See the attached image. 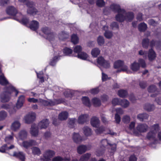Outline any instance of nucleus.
Masks as SVG:
<instances>
[{
    "instance_id": "nucleus-34",
    "label": "nucleus",
    "mask_w": 161,
    "mask_h": 161,
    "mask_svg": "<svg viewBox=\"0 0 161 161\" xmlns=\"http://www.w3.org/2000/svg\"><path fill=\"white\" fill-rule=\"evenodd\" d=\"M150 46L152 47L156 46L158 48L161 49V40L158 42H156L154 40H153L151 42Z\"/></svg>"
},
{
    "instance_id": "nucleus-48",
    "label": "nucleus",
    "mask_w": 161,
    "mask_h": 161,
    "mask_svg": "<svg viewBox=\"0 0 161 161\" xmlns=\"http://www.w3.org/2000/svg\"><path fill=\"white\" fill-rule=\"evenodd\" d=\"M105 128L103 126H102L96 129L95 130V132L97 134H100L103 132L105 131Z\"/></svg>"
},
{
    "instance_id": "nucleus-5",
    "label": "nucleus",
    "mask_w": 161,
    "mask_h": 161,
    "mask_svg": "<svg viewBox=\"0 0 161 161\" xmlns=\"http://www.w3.org/2000/svg\"><path fill=\"white\" fill-rule=\"evenodd\" d=\"M41 30L45 35L46 39L51 43H53L55 40V36L53 33L51 31V30L47 27H45L42 28Z\"/></svg>"
},
{
    "instance_id": "nucleus-20",
    "label": "nucleus",
    "mask_w": 161,
    "mask_h": 161,
    "mask_svg": "<svg viewBox=\"0 0 161 161\" xmlns=\"http://www.w3.org/2000/svg\"><path fill=\"white\" fill-rule=\"evenodd\" d=\"M100 120L96 117H93L91 119V125L94 127H97L100 124Z\"/></svg>"
},
{
    "instance_id": "nucleus-9",
    "label": "nucleus",
    "mask_w": 161,
    "mask_h": 161,
    "mask_svg": "<svg viewBox=\"0 0 161 161\" xmlns=\"http://www.w3.org/2000/svg\"><path fill=\"white\" fill-rule=\"evenodd\" d=\"M97 63L100 66L105 68H108L110 66L109 61L105 60L104 58L100 57L97 58Z\"/></svg>"
},
{
    "instance_id": "nucleus-45",
    "label": "nucleus",
    "mask_w": 161,
    "mask_h": 161,
    "mask_svg": "<svg viewBox=\"0 0 161 161\" xmlns=\"http://www.w3.org/2000/svg\"><path fill=\"white\" fill-rule=\"evenodd\" d=\"M155 108L154 105L147 104L144 106V109L148 111H151L153 110Z\"/></svg>"
},
{
    "instance_id": "nucleus-14",
    "label": "nucleus",
    "mask_w": 161,
    "mask_h": 161,
    "mask_svg": "<svg viewBox=\"0 0 161 161\" xmlns=\"http://www.w3.org/2000/svg\"><path fill=\"white\" fill-rule=\"evenodd\" d=\"M13 156L19 159L21 161H25V154L22 152H14Z\"/></svg>"
},
{
    "instance_id": "nucleus-1",
    "label": "nucleus",
    "mask_w": 161,
    "mask_h": 161,
    "mask_svg": "<svg viewBox=\"0 0 161 161\" xmlns=\"http://www.w3.org/2000/svg\"><path fill=\"white\" fill-rule=\"evenodd\" d=\"M0 84L3 86L7 84L9 85L8 87H5L4 88V92L0 95L1 100L2 102H8L11 97V94L13 92H14L15 96H17L18 91L11 84H9L3 74L0 75Z\"/></svg>"
},
{
    "instance_id": "nucleus-32",
    "label": "nucleus",
    "mask_w": 161,
    "mask_h": 161,
    "mask_svg": "<svg viewBox=\"0 0 161 161\" xmlns=\"http://www.w3.org/2000/svg\"><path fill=\"white\" fill-rule=\"evenodd\" d=\"M130 104V103L126 99H123L121 100L120 105L124 108L128 107Z\"/></svg>"
},
{
    "instance_id": "nucleus-63",
    "label": "nucleus",
    "mask_w": 161,
    "mask_h": 161,
    "mask_svg": "<svg viewBox=\"0 0 161 161\" xmlns=\"http://www.w3.org/2000/svg\"><path fill=\"white\" fill-rule=\"evenodd\" d=\"M110 27L113 29H118L119 28V25L117 23L114 22L111 24Z\"/></svg>"
},
{
    "instance_id": "nucleus-22",
    "label": "nucleus",
    "mask_w": 161,
    "mask_h": 161,
    "mask_svg": "<svg viewBox=\"0 0 161 161\" xmlns=\"http://www.w3.org/2000/svg\"><path fill=\"white\" fill-rule=\"evenodd\" d=\"M156 133L153 131H150L148 132L147 135V138L149 140L153 141L154 142L156 141Z\"/></svg>"
},
{
    "instance_id": "nucleus-10",
    "label": "nucleus",
    "mask_w": 161,
    "mask_h": 161,
    "mask_svg": "<svg viewBox=\"0 0 161 161\" xmlns=\"http://www.w3.org/2000/svg\"><path fill=\"white\" fill-rule=\"evenodd\" d=\"M36 118V114L35 113L30 112L24 117V120L26 123L29 124L33 121Z\"/></svg>"
},
{
    "instance_id": "nucleus-64",
    "label": "nucleus",
    "mask_w": 161,
    "mask_h": 161,
    "mask_svg": "<svg viewBox=\"0 0 161 161\" xmlns=\"http://www.w3.org/2000/svg\"><path fill=\"white\" fill-rule=\"evenodd\" d=\"M51 136V134L50 132L49 131H47L44 134L43 136L45 139L47 140Z\"/></svg>"
},
{
    "instance_id": "nucleus-11",
    "label": "nucleus",
    "mask_w": 161,
    "mask_h": 161,
    "mask_svg": "<svg viewBox=\"0 0 161 161\" xmlns=\"http://www.w3.org/2000/svg\"><path fill=\"white\" fill-rule=\"evenodd\" d=\"M37 144V142L36 141L30 140L28 141H23L21 146L26 149H28L33 146L36 145Z\"/></svg>"
},
{
    "instance_id": "nucleus-27",
    "label": "nucleus",
    "mask_w": 161,
    "mask_h": 161,
    "mask_svg": "<svg viewBox=\"0 0 161 161\" xmlns=\"http://www.w3.org/2000/svg\"><path fill=\"white\" fill-rule=\"evenodd\" d=\"M103 28V29L105 31V32L104 34L105 37L108 39L112 37L113 34L111 31H107L108 26H104Z\"/></svg>"
},
{
    "instance_id": "nucleus-53",
    "label": "nucleus",
    "mask_w": 161,
    "mask_h": 161,
    "mask_svg": "<svg viewBox=\"0 0 161 161\" xmlns=\"http://www.w3.org/2000/svg\"><path fill=\"white\" fill-rule=\"evenodd\" d=\"M7 116L6 112L4 111H2L0 112V121L4 119Z\"/></svg>"
},
{
    "instance_id": "nucleus-26",
    "label": "nucleus",
    "mask_w": 161,
    "mask_h": 161,
    "mask_svg": "<svg viewBox=\"0 0 161 161\" xmlns=\"http://www.w3.org/2000/svg\"><path fill=\"white\" fill-rule=\"evenodd\" d=\"M87 150V147L86 145H81L79 146L77 149V153L79 154H82L85 153Z\"/></svg>"
},
{
    "instance_id": "nucleus-62",
    "label": "nucleus",
    "mask_w": 161,
    "mask_h": 161,
    "mask_svg": "<svg viewBox=\"0 0 161 161\" xmlns=\"http://www.w3.org/2000/svg\"><path fill=\"white\" fill-rule=\"evenodd\" d=\"M6 150H7V144H4L0 148V152L1 153H5Z\"/></svg>"
},
{
    "instance_id": "nucleus-57",
    "label": "nucleus",
    "mask_w": 161,
    "mask_h": 161,
    "mask_svg": "<svg viewBox=\"0 0 161 161\" xmlns=\"http://www.w3.org/2000/svg\"><path fill=\"white\" fill-rule=\"evenodd\" d=\"M151 129L153 130H152L153 132H156L157 133V132L159 129V127L158 124H156L153 125L151 126Z\"/></svg>"
},
{
    "instance_id": "nucleus-46",
    "label": "nucleus",
    "mask_w": 161,
    "mask_h": 161,
    "mask_svg": "<svg viewBox=\"0 0 161 161\" xmlns=\"http://www.w3.org/2000/svg\"><path fill=\"white\" fill-rule=\"evenodd\" d=\"M71 41L74 44L77 43L79 42V39L77 36L75 34H73L71 37Z\"/></svg>"
},
{
    "instance_id": "nucleus-37",
    "label": "nucleus",
    "mask_w": 161,
    "mask_h": 161,
    "mask_svg": "<svg viewBox=\"0 0 161 161\" xmlns=\"http://www.w3.org/2000/svg\"><path fill=\"white\" fill-rule=\"evenodd\" d=\"M147 28V25L144 22L142 23L138 26V29L139 31L141 32L144 31Z\"/></svg>"
},
{
    "instance_id": "nucleus-8",
    "label": "nucleus",
    "mask_w": 161,
    "mask_h": 161,
    "mask_svg": "<svg viewBox=\"0 0 161 161\" xmlns=\"http://www.w3.org/2000/svg\"><path fill=\"white\" fill-rule=\"evenodd\" d=\"M114 67L115 69L121 67V69L118 70L117 72H119L121 71H126L128 69L127 66L124 65L123 61L120 60H118L115 61L114 64Z\"/></svg>"
},
{
    "instance_id": "nucleus-42",
    "label": "nucleus",
    "mask_w": 161,
    "mask_h": 161,
    "mask_svg": "<svg viewBox=\"0 0 161 161\" xmlns=\"http://www.w3.org/2000/svg\"><path fill=\"white\" fill-rule=\"evenodd\" d=\"M118 96L121 97H125L127 95V92L126 90H120L118 91Z\"/></svg>"
},
{
    "instance_id": "nucleus-33",
    "label": "nucleus",
    "mask_w": 161,
    "mask_h": 161,
    "mask_svg": "<svg viewBox=\"0 0 161 161\" xmlns=\"http://www.w3.org/2000/svg\"><path fill=\"white\" fill-rule=\"evenodd\" d=\"M32 153L33 154L39 156L41 154V151L40 149L38 147H33L31 148Z\"/></svg>"
},
{
    "instance_id": "nucleus-47",
    "label": "nucleus",
    "mask_w": 161,
    "mask_h": 161,
    "mask_svg": "<svg viewBox=\"0 0 161 161\" xmlns=\"http://www.w3.org/2000/svg\"><path fill=\"white\" fill-rule=\"evenodd\" d=\"M149 45V40L147 38L144 39L142 42V47L144 48H147Z\"/></svg>"
},
{
    "instance_id": "nucleus-44",
    "label": "nucleus",
    "mask_w": 161,
    "mask_h": 161,
    "mask_svg": "<svg viewBox=\"0 0 161 161\" xmlns=\"http://www.w3.org/2000/svg\"><path fill=\"white\" fill-rule=\"evenodd\" d=\"M100 50L97 48H95L93 49L91 52L92 56L94 57H96L100 54Z\"/></svg>"
},
{
    "instance_id": "nucleus-2",
    "label": "nucleus",
    "mask_w": 161,
    "mask_h": 161,
    "mask_svg": "<svg viewBox=\"0 0 161 161\" xmlns=\"http://www.w3.org/2000/svg\"><path fill=\"white\" fill-rule=\"evenodd\" d=\"M110 8L114 12L118 13L115 16V19L119 22H123L125 20L127 21H130L134 17L132 12H126L124 9H121L119 5L112 4L110 5Z\"/></svg>"
},
{
    "instance_id": "nucleus-54",
    "label": "nucleus",
    "mask_w": 161,
    "mask_h": 161,
    "mask_svg": "<svg viewBox=\"0 0 161 161\" xmlns=\"http://www.w3.org/2000/svg\"><path fill=\"white\" fill-rule=\"evenodd\" d=\"M138 64L139 66L140 65L142 68H144L146 67V64L144 59L142 58H140L138 60Z\"/></svg>"
},
{
    "instance_id": "nucleus-7",
    "label": "nucleus",
    "mask_w": 161,
    "mask_h": 161,
    "mask_svg": "<svg viewBox=\"0 0 161 161\" xmlns=\"http://www.w3.org/2000/svg\"><path fill=\"white\" fill-rule=\"evenodd\" d=\"M55 153L53 150H47L44 153L43 158L41 159V161H51V158L55 155Z\"/></svg>"
},
{
    "instance_id": "nucleus-17",
    "label": "nucleus",
    "mask_w": 161,
    "mask_h": 161,
    "mask_svg": "<svg viewBox=\"0 0 161 161\" xmlns=\"http://www.w3.org/2000/svg\"><path fill=\"white\" fill-rule=\"evenodd\" d=\"M25 102V97L23 95L19 96L17 101L16 107L17 109L21 108Z\"/></svg>"
},
{
    "instance_id": "nucleus-50",
    "label": "nucleus",
    "mask_w": 161,
    "mask_h": 161,
    "mask_svg": "<svg viewBox=\"0 0 161 161\" xmlns=\"http://www.w3.org/2000/svg\"><path fill=\"white\" fill-rule=\"evenodd\" d=\"M63 52L65 55L70 56L72 52V50L70 48L66 47L64 49Z\"/></svg>"
},
{
    "instance_id": "nucleus-4",
    "label": "nucleus",
    "mask_w": 161,
    "mask_h": 161,
    "mask_svg": "<svg viewBox=\"0 0 161 161\" xmlns=\"http://www.w3.org/2000/svg\"><path fill=\"white\" fill-rule=\"evenodd\" d=\"M39 102L42 104L44 106H52L62 103H65V100L63 98L59 99L58 100H54L53 101L51 100L47 101L42 99H40Z\"/></svg>"
},
{
    "instance_id": "nucleus-6",
    "label": "nucleus",
    "mask_w": 161,
    "mask_h": 161,
    "mask_svg": "<svg viewBox=\"0 0 161 161\" xmlns=\"http://www.w3.org/2000/svg\"><path fill=\"white\" fill-rule=\"evenodd\" d=\"M109 145L111 146V144L106 139L102 140L101 142L100 147L102 148L101 150L97 149L96 152V155L98 156H101L104 153V149L105 147Z\"/></svg>"
},
{
    "instance_id": "nucleus-21",
    "label": "nucleus",
    "mask_w": 161,
    "mask_h": 161,
    "mask_svg": "<svg viewBox=\"0 0 161 161\" xmlns=\"http://www.w3.org/2000/svg\"><path fill=\"white\" fill-rule=\"evenodd\" d=\"M6 12L8 14L14 16L17 13V11L14 7L10 6L7 9Z\"/></svg>"
},
{
    "instance_id": "nucleus-61",
    "label": "nucleus",
    "mask_w": 161,
    "mask_h": 161,
    "mask_svg": "<svg viewBox=\"0 0 161 161\" xmlns=\"http://www.w3.org/2000/svg\"><path fill=\"white\" fill-rule=\"evenodd\" d=\"M156 88L155 86H150L148 88V91L149 92H154L156 91Z\"/></svg>"
},
{
    "instance_id": "nucleus-38",
    "label": "nucleus",
    "mask_w": 161,
    "mask_h": 161,
    "mask_svg": "<svg viewBox=\"0 0 161 161\" xmlns=\"http://www.w3.org/2000/svg\"><path fill=\"white\" fill-rule=\"evenodd\" d=\"M83 130L84 134L86 136H90L92 134L91 130L87 126L84 127Z\"/></svg>"
},
{
    "instance_id": "nucleus-58",
    "label": "nucleus",
    "mask_w": 161,
    "mask_h": 161,
    "mask_svg": "<svg viewBox=\"0 0 161 161\" xmlns=\"http://www.w3.org/2000/svg\"><path fill=\"white\" fill-rule=\"evenodd\" d=\"M82 48L80 46L77 45L75 46L74 49V52L77 53L78 54L79 53L81 52V51L82 50Z\"/></svg>"
},
{
    "instance_id": "nucleus-35",
    "label": "nucleus",
    "mask_w": 161,
    "mask_h": 161,
    "mask_svg": "<svg viewBox=\"0 0 161 161\" xmlns=\"http://www.w3.org/2000/svg\"><path fill=\"white\" fill-rule=\"evenodd\" d=\"M77 56L78 58L84 60H86L88 57V55L84 52H81L77 54Z\"/></svg>"
},
{
    "instance_id": "nucleus-18",
    "label": "nucleus",
    "mask_w": 161,
    "mask_h": 161,
    "mask_svg": "<svg viewBox=\"0 0 161 161\" xmlns=\"http://www.w3.org/2000/svg\"><path fill=\"white\" fill-rule=\"evenodd\" d=\"M18 15L19 16V18H17L16 17H15L14 18V19L19 21L21 23L24 25H26L28 23L29 20V19L25 17L23 18L20 21V19L22 17V15L20 13L18 14Z\"/></svg>"
},
{
    "instance_id": "nucleus-16",
    "label": "nucleus",
    "mask_w": 161,
    "mask_h": 161,
    "mask_svg": "<svg viewBox=\"0 0 161 161\" xmlns=\"http://www.w3.org/2000/svg\"><path fill=\"white\" fill-rule=\"evenodd\" d=\"M147 129L148 126L146 124H139L136 127V129L140 133L145 132Z\"/></svg>"
},
{
    "instance_id": "nucleus-59",
    "label": "nucleus",
    "mask_w": 161,
    "mask_h": 161,
    "mask_svg": "<svg viewBox=\"0 0 161 161\" xmlns=\"http://www.w3.org/2000/svg\"><path fill=\"white\" fill-rule=\"evenodd\" d=\"M96 4L98 7H102L105 5V3L103 0H97Z\"/></svg>"
},
{
    "instance_id": "nucleus-56",
    "label": "nucleus",
    "mask_w": 161,
    "mask_h": 161,
    "mask_svg": "<svg viewBox=\"0 0 161 161\" xmlns=\"http://www.w3.org/2000/svg\"><path fill=\"white\" fill-rule=\"evenodd\" d=\"M121 99L117 98L113 99L112 101V104L114 105H119Z\"/></svg>"
},
{
    "instance_id": "nucleus-13",
    "label": "nucleus",
    "mask_w": 161,
    "mask_h": 161,
    "mask_svg": "<svg viewBox=\"0 0 161 161\" xmlns=\"http://www.w3.org/2000/svg\"><path fill=\"white\" fill-rule=\"evenodd\" d=\"M30 133L33 136L36 137L38 136L39 131L36 125L33 124L31 125Z\"/></svg>"
},
{
    "instance_id": "nucleus-41",
    "label": "nucleus",
    "mask_w": 161,
    "mask_h": 161,
    "mask_svg": "<svg viewBox=\"0 0 161 161\" xmlns=\"http://www.w3.org/2000/svg\"><path fill=\"white\" fill-rule=\"evenodd\" d=\"M92 102L95 107L99 106L101 104V101L98 98L95 97L93 98L92 100Z\"/></svg>"
},
{
    "instance_id": "nucleus-55",
    "label": "nucleus",
    "mask_w": 161,
    "mask_h": 161,
    "mask_svg": "<svg viewBox=\"0 0 161 161\" xmlns=\"http://www.w3.org/2000/svg\"><path fill=\"white\" fill-rule=\"evenodd\" d=\"M130 116L128 115H125L123 117L122 121L125 123H128L130 122Z\"/></svg>"
},
{
    "instance_id": "nucleus-40",
    "label": "nucleus",
    "mask_w": 161,
    "mask_h": 161,
    "mask_svg": "<svg viewBox=\"0 0 161 161\" xmlns=\"http://www.w3.org/2000/svg\"><path fill=\"white\" fill-rule=\"evenodd\" d=\"M13 133H12V135H9L6 136L5 139V141L6 144H9L12 143L14 140Z\"/></svg>"
},
{
    "instance_id": "nucleus-51",
    "label": "nucleus",
    "mask_w": 161,
    "mask_h": 161,
    "mask_svg": "<svg viewBox=\"0 0 161 161\" xmlns=\"http://www.w3.org/2000/svg\"><path fill=\"white\" fill-rule=\"evenodd\" d=\"M60 56H56L54 57L52 60H51L50 62V64L52 66H54L55 65L56 63L57 62L58 60V57Z\"/></svg>"
},
{
    "instance_id": "nucleus-29",
    "label": "nucleus",
    "mask_w": 161,
    "mask_h": 161,
    "mask_svg": "<svg viewBox=\"0 0 161 161\" xmlns=\"http://www.w3.org/2000/svg\"><path fill=\"white\" fill-rule=\"evenodd\" d=\"M69 37L68 34L64 31L62 32L58 35L59 39L60 40L64 41L65 39L68 38Z\"/></svg>"
},
{
    "instance_id": "nucleus-12",
    "label": "nucleus",
    "mask_w": 161,
    "mask_h": 161,
    "mask_svg": "<svg viewBox=\"0 0 161 161\" xmlns=\"http://www.w3.org/2000/svg\"><path fill=\"white\" fill-rule=\"evenodd\" d=\"M89 117L87 114H82L80 116L78 119V122L80 124H83L85 122L89 121Z\"/></svg>"
},
{
    "instance_id": "nucleus-36",
    "label": "nucleus",
    "mask_w": 161,
    "mask_h": 161,
    "mask_svg": "<svg viewBox=\"0 0 161 161\" xmlns=\"http://www.w3.org/2000/svg\"><path fill=\"white\" fill-rule=\"evenodd\" d=\"M82 101L83 104L86 106L90 107L91 105L90 100L87 97H83Z\"/></svg>"
},
{
    "instance_id": "nucleus-19",
    "label": "nucleus",
    "mask_w": 161,
    "mask_h": 161,
    "mask_svg": "<svg viewBox=\"0 0 161 161\" xmlns=\"http://www.w3.org/2000/svg\"><path fill=\"white\" fill-rule=\"evenodd\" d=\"M156 57V54L154 51L152 49L149 50L148 53V57L150 61H152L155 59Z\"/></svg>"
},
{
    "instance_id": "nucleus-39",
    "label": "nucleus",
    "mask_w": 161,
    "mask_h": 161,
    "mask_svg": "<svg viewBox=\"0 0 161 161\" xmlns=\"http://www.w3.org/2000/svg\"><path fill=\"white\" fill-rule=\"evenodd\" d=\"M131 69L134 71H136L140 68V66L139 64L135 62L131 64Z\"/></svg>"
},
{
    "instance_id": "nucleus-28",
    "label": "nucleus",
    "mask_w": 161,
    "mask_h": 161,
    "mask_svg": "<svg viewBox=\"0 0 161 161\" xmlns=\"http://www.w3.org/2000/svg\"><path fill=\"white\" fill-rule=\"evenodd\" d=\"M68 113L66 111L62 112L58 115V119L61 120H66L68 118Z\"/></svg>"
},
{
    "instance_id": "nucleus-3",
    "label": "nucleus",
    "mask_w": 161,
    "mask_h": 161,
    "mask_svg": "<svg viewBox=\"0 0 161 161\" xmlns=\"http://www.w3.org/2000/svg\"><path fill=\"white\" fill-rule=\"evenodd\" d=\"M19 1L26 4L28 7L27 13L29 14L34 15L37 13V10L34 7V3L33 2H29V0H18Z\"/></svg>"
},
{
    "instance_id": "nucleus-25",
    "label": "nucleus",
    "mask_w": 161,
    "mask_h": 161,
    "mask_svg": "<svg viewBox=\"0 0 161 161\" xmlns=\"http://www.w3.org/2000/svg\"><path fill=\"white\" fill-rule=\"evenodd\" d=\"M72 139L74 142L77 143H80L82 141L81 137L78 133H74L72 136Z\"/></svg>"
},
{
    "instance_id": "nucleus-15",
    "label": "nucleus",
    "mask_w": 161,
    "mask_h": 161,
    "mask_svg": "<svg viewBox=\"0 0 161 161\" xmlns=\"http://www.w3.org/2000/svg\"><path fill=\"white\" fill-rule=\"evenodd\" d=\"M49 121L47 119H44L41 121L38 124V127L40 129H45L49 125Z\"/></svg>"
},
{
    "instance_id": "nucleus-52",
    "label": "nucleus",
    "mask_w": 161,
    "mask_h": 161,
    "mask_svg": "<svg viewBox=\"0 0 161 161\" xmlns=\"http://www.w3.org/2000/svg\"><path fill=\"white\" fill-rule=\"evenodd\" d=\"M97 43L99 45L102 46L104 43V40L103 36H99L97 39Z\"/></svg>"
},
{
    "instance_id": "nucleus-31",
    "label": "nucleus",
    "mask_w": 161,
    "mask_h": 161,
    "mask_svg": "<svg viewBox=\"0 0 161 161\" xmlns=\"http://www.w3.org/2000/svg\"><path fill=\"white\" fill-rule=\"evenodd\" d=\"M148 117V115L146 113L141 114L137 115V118L140 121H142L147 119Z\"/></svg>"
},
{
    "instance_id": "nucleus-49",
    "label": "nucleus",
    "mask_w": 161,
    "mask_h": 161,
    "mask_svg": "<svg viewBox=\"0 0 161 161\" xmlns=\"http://www.w3.org/2000/svg\"><path fill=\"white\" fill-rule=\"evenodd\" d=\"M76 120V119L74 118L69 119V124L70 128H72L74 127Z\"/></svg>"
},
{
    "instance_id": "nucleus-23",
    "label": "nucleus",
    "mask_w": 161,
    "mask_h": 161,
    "mask_svg": "<svg viewBox=\"0 0 161 161\" xmlns=\"http://www.w3.org/2000/svg\"><path fill=\"white\" fill-rule=\"evenodd\" d=\"M30 29L33 31H36L39 28V24L38 21L36 20H32L29 25Z\"/></svg>"
},
{
    "instance_id": "nucleus-43",
    "label": "nucleus",
    "mask_w": 161,
    "mask_h": 161,
    "mask_svg": "<svg viewBox=\"0 0 161 161\" xmlns=\"http://www.w3.org/2000/svg\"><path fill=\"white\" fill-rule=\"evenodd\" d=\"M91 156V154L86 153L81 157L80 159V161H87L90 157Z\"/></svg>"
},
{
    "instance_id": "nucleus-24",
    "label": "nucleus",
    "mask_w": 161,
    "mask_h": 161,
    "mask_svg": "<svg viewBox=\"0 0 161 161\" xmlns=\"http://www.w3.org/2000/svg\"><path fill=\"white\" fill-rule=\"evenodd\" d=\"M20 125V122L18 121H15L12 124L11 129L14 131H16L19 128Z\"/></svg>"
},
{
    "instance_id": "nucleus-30",
    "label": "nucleus",
    "mask_w": 161,
    "mask_h": 161,
    "mask_svg": "<svg viewBox=\"0 0 161 161\" xmlns=\"http://www.w3.org/2000/svg\"><path fill=\"white\" fill-rule=\"evenodd\" d=\"M27 133L25 130H21L19 134V138L21 140H24L26 138Z\"/></svg>"
},
{
    "instance_id": "nucleus-60",
    "label": "nucleus",
    "mask_w": 161,
    "mask_h": 161,
    "mask_svg": "<svg viewBox=\"0 0 161 161\" xmlns=\"http://www.w3.org/2000/svg\"><path fill=\"white\" fill-rule=\"evenodd\" d=\"M37 77L41 80V82H43L44 81L43 78V72L42 71H40L39 73L36 72Z\"/></svg>"
}]
</instances>
